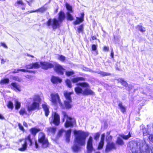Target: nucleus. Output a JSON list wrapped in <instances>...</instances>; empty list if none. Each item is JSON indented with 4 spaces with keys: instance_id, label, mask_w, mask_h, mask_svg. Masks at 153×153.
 I'll return each instance as SVG.
<instances>
[{
    "instance_id": "1a4fd4ad",
    "label": "nucleus",
    "mask_w": 153,
    "mask_h": 153,
    "mask_svg": "<svg viewBox=\"0 0 153 153\" xmlns=\"http://www.w3.org/2000/svg\"><path fill=\"white\" fill-rule=\"evenodd\" d=\"M51 101L54 105H56L59 103L61 106H62V104L60 102L59 97L57 93H52L51 94Z\"/></svg>"
},
{
    "instance_id": "4468645a",
    "label": "nucleus",
    "mask_w": 153,
    "mask_h": 153,
    "mask_svg": "<svg viewBox=\"0 0 153 153\" xmlns=\"http://www.w3.org/2000/svg\"><path fill=\"white\" fill-rule=\"evenodd\" d=\"M41 67L42 69L47 70L54 67V65L51 63L45 62H40Z\"/></svg>"
},
{
    "instance_id": "de8ad7c7",
    "label": "nucleus",
    "mask_w": 153,
    "mask_h": 153,
    "mask_svg": "<svg viewBox=\"0 0 153 153\" xmlns=\"http://www.w3.org/2000/svg\"><path fill=\"white\" fill-rule=\"evenodd\" d=\"M20 115H23L26 113L25 109V108H22L19 112Z\"/></svg>"
},
{
    "instance_id": "20e7f679",
    "label": "nucleus",
    "mask_w": 153,
    "mask_h": 153,
    "mask_svg": "<svg viewBox=\"0 0 153 153\" xmlns=\"http://www.w3.org/2000/svg\"><path fill=\"white\" fill-rule=\"evenodd\" d=\"M74 134L75 135V143H77L80 146L85 145L86 138L88 134L82 131L76 130L74 131Z\"/></svg>"
},
{
    "instance_id": "2f4dec72",
    "label": "nucleus",
    "mask_w": 153,
    "mask_h": 153,
    "mask_svg": "<svg viewBox=\"0 0 153 153\" xmlns=\"http://www.w3.org/2000/svg\"><path fill=\"white\" fill-rule=\"evenodd\" d=\"M9 82V80L8 79H2L0 81L1 85H3L8 83Z\"/></svg>"
},
{
    "instance_id": "f704fd0d",
    "label": "nucleus",
    "mask_w": 153,
    "mask_h": 153,
    "mask_svg": "<svg viewBox=\"0 0 153 153\" xmlns=\"http://www.w3.org/2000/svg\"><path fill=\"white\" fill-rule=\"evenodd\" d=\"M63 131L64 130L63 129H61L59 131L56 137L57 139H58L62 136Z\"/></svg>"
},
{
    "instance_id": "f03ea898",
    "label": "nucleus",
    "mask_w": 153,
    "mask_h": 153,
    "mask_svg": "<svg viewBox=\"0 0 153 153\" xmlns=\"http://www.w3.org/2000/svg\"><path fill=\"white\" fill-rule=\"evenodd\" d=\"M40 131L39 128L35 127L31 128L30 131L32 134L29 135L27 137H25L24 139H21L19 140V144H21L22 147L19 149L18 150L20 151H24L27 148L28 145L31 146L33 143V140L36 135V133Z\"/></svg>"
},
{
    "instance_id": "680f3d73",
    "label": "nucleus",
    "mask_w": 153,
    "mask_h": 153,
    "mask_svg": "<svg viewBox=\"0 0 153 153\" xmlns=\"http://www.w3.org/2000/svg\"><path fill=\"white\" fill-rule=\"evenodd\" d=\"M1 46H3V47H4L5 48H7V45L4 43L1 42Z\"/></svg>"
},
{
    "instance_id": "4c0bfd02",
    "label": "nucleus",
    "mask_w": 153,
    "mask_h": 153,
    "mask_svg": "<svg viewBox=\"0 0 153 153\" xmlns=\"http://www.w3.org/2000/svg\"><path fill=\"white\" fill-rule=\"evenodd\" d=\"M119 80L122 84L125 87H127L128 86V84L127 82L124 81L122 79H120Z\"/></svg>"
},
{
    "instance_id": "9b49d317",
    "label": "nucleus",
    "mask_w": 153,
    "mask_h": 153,
    "mask_svg": "<svg viewBox=\"0 0 153 153\" xmlns=\"http://www.w3.org/2000/svg\"><path fill=\"white\" fill-rule=\"evenodd\" d=\"M27 108L28 111L39 110V104L37 103L33 102L32 103L28 105Z\"/></svg>"
},
{
    "instance_id": "c85d7f7f",
    "label": "nucleus",
    "mask_w": 153,
    "mask_h": 153,
    "mask_svg": "<svg viewBox=\"0 0 153 153\" xmlns=\"http://www.w3.org/2000/svg\"><path fill=\"white\" fill-rule=\"evenodd\" d=\"M66 7L68 10L67 12L73 13V11L72 9V7L68 3H66L65 4Z\"/></svg>"
},
{
    "instance_id": "bb28decb",
    "label": "nucleus",
    "mask_w": 153,
    "mask_h": 153,
    "mask_svg": "<svg viewBox=\"0 0 153 153\" xmlns=\"http://www.w3.org/2000/svg\"><path fill=\"white\" fill-rule=\"evenodd\" d=\"M72 13L67 12L66 13V18L68 20L71 21H72L74 20V18L73 16L71 14V13Z\"/></svg>"
},
{
    "instance_id": "7ed1b4c3",
    "label": "nucleus",
    "mask_w": 153,
    "mask_h": 153,
    "mask_svg": "<svg viewBox=\"0 0 153 153\" xmlns=\"http://www.w3.org/2000/svg\"><path fill=\"white\" fill-rule=\"evenodd\" d=\"M77 85V86L75 88V91L77 94H81L83 95L94 94V93L91 90L89 84L87 82L79 83Z\"/></svg>"
},
{
    "instance_id": "a211bd4d",
    "label": "nucleus",
    "mask_w": 153,
    "mask_h": 153,
    "mask_svg": "<svg viewBox=\"0 0 153 153\" xmlns=\"http://www.w3.org/2000/svg\"><path fill=\"white\" fill-rule=\"evenodd\" d=\"M72 150L75 152H78L80 151L81 149V148L78 146L76 143H74L71 147Z\"/></svg>"
},
{
    "instance_id": "bf43d9fd",
    "label": "nucleus",
    "mask_w": 153,
    "mask_h": 153,
    "mask_svg": "<svg viewBox=\"0 0 153 153\" xmlns=\"http://www.w3.org/2000/svg\"><path fill=\"white\" fill-rule=\"evenodd\" d=\"M35 12H37V10H31L30 11H28L27 12V13L28 14H29L30 13H31Z\"/></svg>"
},
{
    "instance_id": "c756f323",
    "label": "nucleus",
    "mask_w": 153,
    "mask_h": 153,
    "mask_svg": "<svg viewBox=\"0 0 153 153\" xmlns=\"http://www.w3.org/2000/svg\"><path fill=\"white\" fill-rule=\"evenodd\" d=\"M33 64V68L35 69L38 68L41 66V64L40 62H36Z\"/></svg>"
},
{
    "instance_id": "09e8293b",
    "label": "nucleus",
    "mask_w": 153,
    "mask_h": 153,
    "mask_svg": "<svg viewBox=\"0 0 153 153\" xmlns=\"http://www.w3.org/2000/svg\"><path fill=\"white\" fill-rule=\"evenodd\" d=\"M25 67L28 69H33V64H30V65H27Z\"/></svg>"
},
{
    "instance_id": "37998d69",
    "label": "nucleus",
    "mask_w": 153,
    "mask_h": 153,
    "mask_svg": "<svg viewBox=\"0 0 153 153\" xmlns=\"http://www.w3.org/2000/svg\"><path fill=\"white\" fill-rule=\"evenodd\" d=\"M7 106L8 108H10L11 109H12L13 108V104L11 101H9L8 102Z\"/></svg>"
},
{
    "instance_id": "423d86ee",
    "label": "nucleus",
    "mask_w": 153,
    "mask_h": 153,
    "mask_svg": "<svg viewBox=\"0 0 153 153\" xmlns=\"http://www.w3.org/2000/svg\"><path fill=\"white\" fill-rule=\"evenodd\" d=\"M64 117L62 119L63 122L65 121V119L66 120V122L65 123V127L67 128L70 126H73L75 123V120L74 118L68 117L65 112H62Z\"/></svg>"
},
{
    "instance_id": "5701e85b",
    "label": "nucleus",
    "mask_w": 153,
    "mask_h": 153,
    "mask_svg": "<svg viewBox=\"0 0 153 153\" xmlns=\"http://www.w3.org/2000/svg\"><path fill=\"white\" fill-rule=\"evenodd\" d=\"M71 129H69L66 131V141L67 142H69L70 141V137Z\"/></svg>"
},
{
    "instance_id": "aec40b11",
    "label": "nucleus",
    "mask_w": 153,
    "mask_h": 153,
    "mask_svg": "<svg viewBox=\"0 0 153 153\" xmlns=\"http://www.w3.org/2000/svg\"><path fill=\"white\" fill-rule=\"evenodd\" d=\"M65 18V16L64 13L62 11H61L59 14V20H58L60 25L64 20Z\"/></svg>"
},
{
    "instance_id": "ea45409f",
    "label": "nucleus",
    "mask_w": 153,
    "mask_h": 153,
    "mask_svg": "<svg viewBox=\"0 0 153 153\" xmlns=\"http://www.w3.org/2000/svg\"><path fill=\"white\" fill-rule=\"evenodd\" d=\"M137 28L141 32H144L145 31V28L141 26L138 25L137 26Z\"/></svg>"
},
{
    "instance_id": "7c9ffc66",
    "label": "nucleus",
    "mask_w": 153,
    "mask_h": 153,
    "mask_svg": "<svg viewBox=\"0 0 153 153\" xmlns=\"http://www.w3.org/2000/svg\"><path fill=\"white\" fill-rule=\"evenodd\" d=\"M76 20L74 22V23L75 25H77L83 21V19H81L80 18L76 17Z\"/></svg>"
},
{
    "instance_id": "b1692460",
    "label": "nucleus",
    "mask_w": 153,
    "mask_h": 153,
    "mask_svg": "<svg viewBox=\"0 0 153 153\" xmlns=\"http://www.w3.org/2000/svg\"><path fill=\"white\" fill-rule=\"evenodd\" d=\"M84 78L82 77H78L72 79L71 80L72 82L73 83H76L79 81H84Z\"/></svg>"
},
{
    "instance_id": "c9c22d12",
    "label": "nucleus",
    "mask_w": 153,
    "mask_h": 153,
    "mask_svg": "<svg viewBox=\"0 0 153 153\" xmlns=\"http://www.w3.org/2000/svg\"><path fill=\"white\" fill-rule=\"evenodd\" d=\"M74 74V72L72 70H71L70 71H65V75L68 76L72 75Z\"/></svg>"
},
{
    "instance_id": "13d9d810",
    "label": "nucleus",
    "mask_w": 153,
    "mask_h": 153,
    "mask_svg": "<svg viewBox=\"0 0 153 153\" xmlns=\"http://www.w3.org/2000/svg\"><path fill=\"white\" fill-rule=\"evenodd\" d=\"M33 145L34 146V147H35L36 149L38 148V144L36 141H35V143L33 144Z\"/></svg>"
},
{
    "instance_id": "f257e3e1",
    "label": "nucleus",
    "mask_w": 153,
    "mask_h": 153,
    "mask_svg": "<svg viewBox=\"0 0 153 153\" xmlns=\"http://www.w3.org/2000/svg\"><path fill=\"white\" fill-rule=\"evenodd\" d=\"M130 148L132 153H149L150 152L149 146L144 139L140 142H131Z\"/></svg>"
},
{
    "instance_id": "2eb2a0df",
    "label": "nucleus",
    "mask_w": 153,
    "mask_h": 153,
    "mask_svg": "<svg viewBox=\"0 0 153 153\" xmlns=\"http://www.w3.org/2000/svg\"><path fill=\"white\" fill-rule=\"evenodd\" d=\"M87 149L89 153L91 152L93 150L92 138L90 136L88 140L87 144Z\"/></svg>"
},
{
    "instance_id": "e433bc0d",
    "label": "nucleus",
    "mask_w": 153,
    "mask_h": 153,
    "mask_svg": "<svg viewBox=\"0 0 153 153\" xmlns=\"http://www.w3.org/2000/svg\"><path fill=\"white\" fill-rule=\"evenodd\" d=\"M58 59L62 62H64L65 60V57L62 55H58Z\"/></svg>"
},
{
    "instance_id": "69168bd1",
    "label": "nucleus",
    "mask_w": 153,
    "mask_h": 153,
    "mask_svg": "<svg viewBox=\"0 0 153 153\" xmlns=\"http://www.w3.org/2000/svg\"><path fill=\"white\" fill-rule=\"evenodd\" d=\"M5 62H6V60L4 59H1V63L2 64L4 63Z\"/></svg>"
},
{
    "instance_id": "a878e982",
    "label": "nucleus",
    "mask_w": 153,
    "mask_h": 153,
    "mask_svg": "<svg viewBox=\"0 0 153 153\" xmlns=\"http://www.w3.org/2000/svg\"><path fill=\"white\" fill-rule=\"evenodd\" d=\"M119 108L120 110L123 113H124L126 111V108L123 106L121 102H120L118 105Z\"/></svg>"
},
{
    "instance_id": "473e14b6",
    "label": "nucleus",
    "mask_w": 153,
    "mask_h": 153,
    "mask_svg": "<svg viewBox=\"0 0 153 153\" xmlns=\"http://www.w3.org/2000/svg\"><path fill=\"white\" fill-rule=\"evenodd\" d=\"M21 104L17 100H16L15 101V108L16 109H18L20 107Z\"/></svg>"
},
{
    "instance_id": "6ab92c4d",
    "label": "nucleus",
    "mask_w": 153,
    "mask_h": 153,
    "mask_svg": "<svg viewBox=\"0 0 153 153\" xmlns=\"http://www.w3.org/2000/svg\"><path fill=\"white\" fill-rule=\"evenodd\" d=\"M42 108L45 112V115L48 116L49 114V107L46 103H44L42 105Z\"/></svg>"
},
{
    "instance_id": "6e6d98bb",
    "label": "nucleus",
    "mask_w": 153,
    "mask_h": 153,
    "mask_svg": "<svg viewBox=\"0 0 153 153\" xmlns=\"http://www.w3.org/2000/svg\"><path fill=\"white\" fill-rule=\"evenodd\" d=\"M19 71H22V72H30V71H29V70H26L24 69H19Z\"/></svg>"
},
{
    "instance_id": "864d4df0",
    "label": "nucleus",
    "mask_w": 153,
    "mask_h": 153,
    "mask_svg": "<svg viewBox=\"0 0 153 153\" xmlns=\"http://www.w3.org/2000/svg\"><path fill=\"white\" fill-rule=\"evenodd\" d=\"M105 137V134H102L101 136L100 141H102V142H104Z\"/></svg>"
},
{
    "instance_id": "338daca9",
    "label": "nucleus",
    "mask_w": 153,
    "mask_h": 153,
    "mask_svg": "<svg viewBox=\"0 0 153 153\" xmlns=\"http://www.w3.org/2000/svg\"><path fill=\"white\" fill-rule=\"evenodd\" d=\"M23 125L25 126L26 127H27V123L25 122H23Z\"/></svg>"
},
{
    "instance_id": "3c124183",
    "label": "nucleus",
    "mask_w": 153,
    "mask_h": 153,
    "mask_svg": "<svg viewBox=\"0 0 153 153\" xmlns=\"http://www.w3.org/2000/svg\"><path fill=\"white\" fill-rule=\"evenodd\" d=\"M100 135V134L99 133L95 134L94 137V139L96 140H97L99 138Z\"/></svg>"
},
{
    "instance_id": "f8f14e48",
    "label": "nucleus",
    "mask_w": 153,
    "mask_h": 153,
    "mask_svg": "<svg viewBox=\"0 0 153 153\" xmlns=\"http://www.w3.org/2000/svg\"><path fill=\"white\" fill-rule=\"evenodd\" d=\"M150 126L148 125L147 128H145L143 125H141L140 127V132H142L144 136L149 135L151 131V128H149Z\"/></svg>"
},
{
    "instance_id": "49530a36",
    "label": "nucleus",
    "mask_w": 153,
    "mask_h": 153,
    "mask_svg": "<svg viewBox=\"0 0 153 153\" xmlns=\"http://www.w3.org/2000/svg\"><path fill=\"white\" fill-rule=\"evenodd\" d=\"M99 74H100L101 75L103 76H109L110 75V73H107L103 71L100 72Z\"/></svg>"
},
{
    "instance_id": "72a5a7b5",
    "label": "nucleus",
    "mask_w": 153,
    "mask_h": 153,
    "mask_svg": "<svg viewBox=\"0 0 153 153\" xmlns=\"http://www.w3.org/2000/svg\"><path fill=\"white\" fill-rule=\"evenodd\" d=\"M117 143L120 145H122L124 143L123 140L120 137L117 138Z\"/></svg>"
},
{
    "instance_id": "5fc2aeb1",
    "label": "nucleus",
    "mask_w": 153,
    "mask_h": 153,
    "mask_svg": "<svg viewBox=\"0 0 153 153\" xmlns=\"http://www.w3.org/2000/svg\"><path fill=\"white\" fill-rule=\"evenodd\" d=\"M149 140L153 143V134L150 135L149 136Z\"/></svg>"
},
{
    "instance_id": "4be33fe9",
    "label": "nucleus",
    "mask_w": 153,
    "mask_h": 153,
    "mask_svg": "<svg viewBox=\"0 0 153 153\" xmlns=\"http://www.w3.org/2000/svg\"><path fill=\"white\" fill-rule=\"evenodd\" d=\"M11 85L13 88L15 90H17L18 91H21V88L20 85L16 83H12Z\"/></svg>"
},
{
    "instance_id": "f3484780",
    "label": "nucleus",
    "mask_w": 153,
    "mask_h": 153,
    "mask_svg": "<svg viewBox=\"0 0 153 153\" xmlns=\"http://www.w3.org/2000/svg\"><path fill=\"white\" fill-rule=\"evenodd\" d=\"M51 81L53 84H57L58 83H61L62 80L59 77L53 76L52 77Z\"/></svg>"
},
{
    "instance_id": "9d476101",
    "label": "nucleus",
    "mask_w": 153,
    "mask_h": 153,
    "mask_svg": "<svg viewBox=\"0 0 153 153\" xmlns=\"http://www.w3.org/2000/svg\"><path fill=\"white\" fill-rule=\"evenodd\" d=\"M50 120L56 126H58L60 123L59 116L56 112H53L52 117L50 118Z\"/></svg>"
},
{
    "instance_id": "603ef678",
    "label": "nucleus",
    "mask_w": 153,
    "mask_h": 153,
    "mask_svg": "<svg viewBox=\"0 0 153 153\" xmlns=\"http://www.w3.org/2000/svg\"><path fill=\"white\" fill-rule=\"evenodd\" d=\"M106 140L107 142L110 141L112 139V137L111 136H109L106 137Z\"/></svg>"
},
{
    "instance_id": "58836bf2",
    "label": "nucleus",
    "mask_w": 153,
    "mask_h": 153,
    "mask_svg": "<svg viewBox=\"0 0 153 153\" xmlns=\"http://www.w3.org/2000/svg\"><path fill=\"white\" fill-rule=\"evenodd\" d=\"M120 136L123 139L125 140H127L131 137V135L130 133L129 132L128 134L127 135H125L124 134H123L121 135Z\"/></svg>"
},
{
    "instance_id": "393cba45",
    "label": "nucleus",
    "mask_w": 153,
    "mask_h": 153,
    "mask_svg": "<svg viewBox=\"0 0 153 153\" xmlns=\"http://www.w3.org/2000/svg\"><path fill=\"white\" fill-rule=\"evenodd\" d=\"M24 4L23 1L21 0H18L15 4V6L19 7L20 6H24Z\"/></svg>"
},
{
    "instance_id": "39448f33",
    "label": "nucleus",
    "mask_w": 153,
    "mask_h": 153,
    "mask_svg": "<svg viewBox=\"0 0 153 153\" xmlns=\"http://www.w3.org/2000/svg\"><path fill=\"white\" fill-rule=\"evenodd\" d=\"M45 24L48 28H52L53 30L59 28L60 25L58 20L55 18L49 19L45 23Z\"/></svg>"
},
{
    "instance_id": "c03bdc74",
    "label": "nucleus",
    "mask_w": 153,
    "mask_h": 153,
    "mask_svg": "<svg viewBox=\"0 0 153 153\" xmlns=\"http://www.w3.org/2000/svg\"><path fill=\"white\" fill-rule=\"evenodd\" d=\"M48 130L50 132L54 133L56 131V128H48Z\"/></svg>"
},
{
    "instance_id": "cd10ccee",
    "label": "nucleus",
    "mask_w": 153,
    "mask_h": 153,
    "mask_svg": "<svg viewBox=\"0 0 153 153\" xmlns=\"http://www.w3.org/2000/svg\"><path fill=\"white\" fill-rule=\"evenodd\" d=\"M48 8L47 7L45 6V5L37 9V12H39L41 13H42L46 10Z\"/></svg>"
},
{
    "instance_id": "8fccbe9b",
    "label": "nucleus",
    "mask_w": 153,
    "mask_h": 153,
    "mask_svg": "<svg viewBox=\"0 0 153 153\" xmlns=\"http://www.w3.org/2000/svg\"><path fill=\"white\" fill-rule=\"evenodd\" d=\"M18 126L20 130L23 131H24V129L23 126H22V125L20 123H19L18 124Z\"/></svg>"
},
{
    "instance_id": "412c9836",
    "label": "nucleus",
    "mask_w": 153,
    "mask_h": 153,
    "mask_svg": "<svg viewBox=\"0 0 153 153\" xmlns=\"http://www.w3.org/2000/svg\"><path fill=\"white\" fill-rule=\"evenodd\" d=\"M33 102L38 103L39 104V103L41 101V99L39 95H34L33 97Z\"/></svg>"
},
{
    "instance_id": "e2e57ef3",
    "label": "nucleus",
    "mask_w": 153,
    "mask_h": 153,
    "mask_svg": "<svg viewBox=\"0 0 153 153\" xmlns=\"http://www.w3.org/2000/svg\"><path fill=\"white\" fill-rule=\"evenodd\" d=\"M14 79L16 80V81H21V79H19V78L18 77H15L14 78V79Z\"/></svg>"
},
{
    "instance_id": "0e129e2a",
    "label": "nucleus",
    "mask_w": 153,
    "mask_h": 153,
    "mask_svg": "<svg viewBox=\"0 0 153 153\" xmlns=\"http://www.w3.org/2000/svg\"><path fill=\"white\" fill-rule=\"evenodd\" d=\"M84 14L83 13H81V16L80 17V18L81 19H83H83H84Z\"/></svg>"
},
{
    "instance_id": "774afa93",
    "label": "nucleus",
    "mask_w": 153,
    "mask_h": 153,
    "mask_svg": "<svg viewBox=\"0 0 153 153\" xmlns=\"http://www.w3.org/2000/svg\"><path fill=\"white\" fill-rule=\"evenodd\" d=\"M111 56L112 58H113L114 57V52L113 51H112L111 52Z\"/></svg>"
},
{
    "instance_id": "dca6fc26",
    "label": "nucleus",
    "mask_w": 153,
    "mask_h": 153,
    "mask_svg": "<svg viewBox=\"0 0 153 153\" xmlns=\"http://www.w3.org/2000/svg\"><path fill=\"white\" fill-rule=\"evenodd\" d=\"M116 149L115 144L113 143L107 142V145L105 149V152H108L111 150Z\"/></svg>"
},
{
    "instance_id": "a19ab883",
    "label": "nucleus",
    "mask_w": 153,
    "mask_h": 153,
    "mask_svg": "<svg viewBox=\"0 0 153 153\" xmlns=\"http://www.w3.org/2000/svg\"><path fill=\"white\" fill-rule=\"evenodd\" d=\"M83 30V27L82 25H80L78 28V33H80L81 32H82Z\"/></svg>"
},
{
    "instance_id": "79ce46f5",
    "label": "nucleus",
    "mask_w": 153,
    "mask_h": 153,
    "mask_svg": "<svg viewBox=\"0 0 153 153\" xmlns=\"http://www.w3.org/2000/svg\"><path fill=\"white\" fill-rule=\"evenodd\" d=\"M65 82L67 86L69 88L72 87L71 81L69 79H67L65 81Z\"/></svg>"
},
{
    "instance_id": "a18cd8bd",
    "label": "nucleus",
    "mask_w": 153,
    "mask_h": 153,
    "mask_svg": "<svg viewBox=\"0 0 153 153\" xmlns=\"http://www.w3.org/2000/svg\"><path fill=\"white\" fill-rule=\"evenodd\" d=\"M104 142L100 141L98 146V149H101L103 147Z\"/></svg>"
},
{
    "instance_id": "052dcab7",
    "label": "nucleus",
    "mask_w": 153,
    "mask_h": 153,
    "mask_svg": "<svg viewBox=\"0 0 153 153\" xmlns=\"http://www.w3.org/2000/svg\"><path fill=\"white\" fill-rule=\"evenodd\" d=\"M109 50V48L108 47L104 46L103 48V50L104 51H108Z\"/></svg>"
},
{
    "instance_id": "6e6552de",
    "label": "nucleus",
    "mask_w": 153,
    "mask_h": 153,
    "mask_svg": "<svg viewBox=\"0 0 153 153\" xmlns=\"http://www.w3.org/2000/svg\"><path fill=\"white\" fill-rule=\"evenodd\" d=\"M38 140L39 142L43 148H46L48 146L49 143L47 139L45 138V135L43 133L40 132L39 133Z\"/></svg>"
},
{
    "instance_id": "4d7b16f0",
    "label": "nucleus",
    "mask_w": 153,
    "mask_h": 153,
    "mask_svg": "<svg viewBox=\"0 0 153 153\" xmlns=\"http://www.w3.org/2000/svg\"><path fill=\"white\" fill-rule=\"evenodd\" d=\"M92 49L93 51H95L97 49V46L95 45H93L92 46Z\"/></svg>"
},
{
    "instance_id": "ddd939ff",
    "label": "nucleus",
    "mask_w": 153,
    "mask_h": 153,
    "mask_svg": "<svg viewBox=\"0 0 153 153\" xmlns=\"http://www.w3.org/2000/svg\"><path fill=\"white\" fill-rule=\"evenodd\" d=\"M54 70L57 74L63 75L65 69L61 65L59 64H56L55 66Z\"/></svg>"
},
{
    "instance_id": "0eeeda50",
    "label": "nucleus",
    "mask_w": 153,
    "mask_h": 153,
    "mask_svg": "<svg viewBox=\"0 0 153 153\" xmlns=\"http://www.w3.org/2000/svg\"><path fill=\"white\" fill-rule=\"evenodd\" d=\"M73 93V92H71L67 91L64 92V94L66 99V100L64 101V104L66 108H71L72 107L71 103L72 102L71 95Z\"/></svg>"
}]
</instances>
